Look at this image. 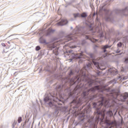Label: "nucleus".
Listing matches in <instances>:
<instances>
[{"mask_svg":"<svg viewBox=\"0 0 128 128\" xmlns=\"http://www.w3.org/2000/svg\"><path fill=\"white\" fill-rule=\"evenodd\" d=\"M103 88H102V86H96L88 90V91L87 92H83L82 96H88V92H96V90H100V92H102L104 90Z\"/></svg>","mask_w":128,"mask_h":128,"instance_id":"obj_1","label":"nucleus"},{"mask_svg":"<svg viewBox=\"0 0 128 128\" xmlns=\"http://www.w3.org/2000/svg\"><path fill=\"white\" fill-rule=\"evenodd\" d=\"M101 101L98 102V104L99 106H102V104H104L105 106H106L108 104V100H104V97L101 98Z\"/></svg>","mask_w":128,"mask_h":128,"instance_id":"obj_2","label":"nucleus"},{"mask_svg":"<svg viewBox=\"0 0 128 128\" xmlns=\"http://www.w3.org/2000/svg\"><path fill=\"white\" fill-rule=\"evenodd\" d=\"M68 52L69 54H73V58H82V54H76V55L72 53V50H68Z\"/></svg>","mask_w":128,"mask_h":128,"instance_id":"obj_3","label":"nucleus"},{"mask_svg":"<svg viewBox=\"0 0 128 128\" xmlns=\"http://www.w3.org/2000/svg\"><path fill=\"white\" fill-rule=\"evenodd\" d=\"M128 98V92H125L120 96V98L122 99V102H124L125 100H126Z\"/></svg>","mask_w":128,"mask_h":128,"instance_id":"obj_4","label":"nucleus"},{"mask_svg":"<svg viewBox=\"0 0 128 128\" xmlns=\"http://www.w3.org/2000/svg\"><path fill=\"white\" fill-rule=\"evenodd\" d=\"M68 24V20L62 19L60 22L57 23V26H64Z\"/></svg>","mask_w":128,"mask_h":128,"instance_id":"obj_5","label":"nucleus"},{"mask_svg":"<svg viewBox=\"0 0 128 128\" xmlns=\"http://www.w3.org/2000/svg\"><path fill=\"white\" fill-rule=\"evenodd\" d=\"M65 39L66 40L64 42H69V40H72V35H68L65 38Z\"/></svg>","mask_w":128,"mask_h":128,"instance_id":"obj_6","label":"nucleus"},{"mask_svg":"<svg viewBox=\"0 0 128 128\" xmlns=\"http://www.w3.org/2000/svg\"><path fill=\"white\" fill-rule=\"evenodd\" d=\"M77 78L76 80H78V78L77 77L74 78V79H72L70 82V84L71 86H72V84H76V79Z\"/></svg>","mask_w":128,"mask_h":128,"instance_id":"obj_7","label":"nucleus"},{"mask_svg":"<svg viewBox=\"0 0 128 128\" xmlns=\"http://www.w3.org/2000/svg\"><path fill=\"white\" fill-rule=\"evenodd\" d=\"M48 46L50 50H52V48H54L56 46V45L54 44H53L48 45Z\"/></svg>","mask_w":128,"mask_h":128,"instance_id":"obj_8","label":"nucleus"},{"mask_svg":"<svg viewBox=\"0 0 128 128\" xmlns=\"http://www.w3.org/2000/svg\"><path fill=\"white\" fill-rule=\"evenodd\" d=\"M92 62L94 66H96L97 68H100V66H98V62L94 61V60H92Z\"/></svg>","mask_w":128,"mask_h":128,"instance_id":"obj_9","label":"nucleus"},{"mask_svg":"<svg viewBox=\"0 0 128 128\" xmlns=\"http://www.w3.org/2000/svg\"><path fill=\"white\" fill-rule=\"evenodd\" d=\"M73 16L75 18H80V14L79 13L74 14Z\"/></svg>","mask_w":128,"mask_h":128,"instance_id":"obj_10","label":"nucleus"},{"mask_svg":"<svg viewBox=\"0 0 128 128\" xmlns=\"http://www.w3.org/2000/svg\"><path fill=\"white\" fill-rule=\"evenodd\" d=\"M81 18H86L88 16V14H86V13L83 12L81 14H80Z\"/></svg>","mask_w":128,"mask_h":128,"instance_id":"obj_11","label":"nucleus"},{"mask_svg":"<svg viewBox=\"0 0 128 128\" xmlns=\"http://www.w3.org/2000/svg\"><path fill=\"white\" fill-rule=\"evenodd\" d=\"M106 114L108 116H112L113 114L112 112V110L108 111Z\"/></svg>","mask_w":128,"mask_h":128,"instance_id":"obj_12","label":"nucleus"},{"mask_svg":"<svg viewBox=\"0 0 128 128\" xmlns=\"http://www.w3.org/2000/svg\"><path fill=\"white\" fill-rule=\"evenodd\" d=\"M110 48V46H108V45H106V46H104L102 48L103 50H104V52H106V48Z\"/></svg>","mask_w":128,"mask_h":128,"instance_id":"obj_13","label":"nucleus"},{"mask_svg":"<svg viewBox=\"0 0 128 128\" xmlns=\"http://www.w3.org/2000/svg\"><path fill=\"white\" fill-rule=\"evenodd\" d=\"M22 117H19L18 120V124H20V122H22Z\"/></svg>","mask_w":128,"mask_h":128,"instance_id":"obj_14","label":"nucleus"},{"mask_svg":"<svg viewBox=\"0 0 128 128\" xmlns=\"http://www.w3.org/2000/svg\"><path fill=\"white\" fill-rule=\"evenodd\" d=\"M58 48H55L54 50H53L54 54H58Z\"/></svg>","mask_w":128,"mask_h":128,"instance_id":"obj_15","label":"nucleus"},{"mask_svg":"<svg viewBox=\"0 0 128 128\" xmlns=\"http://www.w3.org/2000/svg\"><path fill=\"white\" fill-rule=\"evenodd\" d=\"M36 50H40V46H37L36 48Z\"/></svg>","mask_w":128,"mask_h":128,"instance_id":"obj_16","label":"nucleus"},{"mask_svg":"<svg viewBox=\"0 0 128 128\" xmlns=\"http://www.w3.org/2000/svg\"><path fill=\"white\" fill-rule=\"evenodd\" d=\"M92 82H94V80H90V81L88 82V84H92Z\"/></svg>","mask_w":128,"mask_h":128,"instance_id":"obj_17","label":"nucleus"},{"mask_svg":"<svg viewBox=\"0 0 128 128\" xmlns=\"http://www.w3.org/2000/svg\"><path fill=\"white\" fill-rule=\"evenodd\" d=\"M118 46L119 48H120V46H122V42H119L118 44Z\"/></svg>","mask_w":128,"mask_h":128,"instance_id":"obj_18","label":"nucleus"},{"mask_svg":"<svg viewBox=\"0 0 128 128\" xmlns=\"http://www.w3.org/2000/svg\"><path fill=\"white\" fill-rule=\"evenodd\" d=\"M49 106L52 108V102H49Z\"/></svg>","mask_w":128,"mask_h":128,"instance_id":"obj_19","label":"nucleus"},{"mask_svg":"<svg viewBox=\"0 0 128 128\" xmlns=\"http://www.w3.org/2000/svg\"><path fill=\"white\" fill-rule=\"evenodd\" d=\"M2 46H6V44L4 43H2Z\"/></svg>","mask_w":128,"mask_h":128,"instance_id":"obj_20","label":"nucleus"},{"mask_svg":"<svg viewBox=\"0 0 128 128\" xmlns=\"http://www.w3.org/2000/svg\"><path fill=\"white\" fill-rule=\"evenodd\" d=\"M93 106H94H94H96V103H95V102L93 103Z\"/></svg>","mask_w":128,"mask_h":128,"instance_id":"obj_21","label":"nucleus"},{"mask_svg":"<svg viewBox=\"0 0 128 128\" xmlns=\"http://www.w3.org/2000/svg\"><path fill=\"white\" fill-rule=\"evenodd\" d=\"M125 62H128V58H126L125 60Z\"/></svg>","mask_w":128,"mask_h":128,"instance_id":"obj_22","label":"nucleus"},{"mask_svg":"<svg viewBox=\"0 0 128 128\" xmlns=\"http://www.w3.org/2000/svg\"><path fill=\"white\" fill-rule=\"evenodd\" d=\"M100 60V58H98L96 60Z\"/></svg>","mask_w":128,"mask_h":128,"instance_id":"obj_23","label":"nucleus"},{"mask_svg":"<svg viewBox=\"0 0 128 128\" xmlns=\"http://www.w3.org/2000/svg\"><path fill=\"white\" fill-rule=\"evenodd\" d=\"M48 100V98H45L44 100Z\"/></svg>","mask_w":128,"mask_h":128,"instance_id":"obj_24","label":"nucleus"},{"mask_svg":"<svg viewBox=\"0 0 128 128\" xmlns=\"http://www.w3.org/2000/svg\"><path fill=\"white\" fill-rule=\"evenodd\" d=\"M72 102H74V100Z\"/></svg>","mask_w":128,"mask_h":128,"instance_id":"obj_25","label":"nucleus"},{"mask_svg":"<svg viewBox=\"0 0 128 128\" xmlns=\"http://www.w3.org/2000/svg\"><path fill=\"white\" fill-rule=\"evenodd\" d=\"M103 118H104V115H103Z\"/></svg>","mask_w":128,"mask_h":128,"instance_id":"obj_26","label":"nucleus"},{"mask_svg":"<svg viewBox=\"0 0 128 128\" xmlns=\"http://www.w3.org/2000/svg\"><path fill=\"white\" fill-rule=\"evenodd\" d=\"M95 42H96V40H94Z\"/></svg>","mask_w":128,"mask_h":128,"instance_id":"obj_27","label":"nucleus"},{"mask_svg":"<svg viewBox=\"0 0 128 128\" xmlns=\"http://www.w3.org/2000/svg\"><path fill=\"white\" fill-rule=\"evenodd\" d=\"M8 44H10V42H8Z\"/></svg>","mask_w":128,"mask_h":128,"instance_id":"obj_28","label":"nucleus"},{"mask_svg":"<svg viewBox=\"0 0 128 128\" xmlns=\"http://www.w3.org/2000/svg\"><path fill=\"white\" fill-rule=\"evenodd\" d=\"M84 78H86V75L84 76Z\"/></svg>","mask_w":128,"mask_h":128,"instance_id":"obj_29","label":"nucleus"},{"mask_svg":"<svg viewBox=\"0 0 128 128\" xmlns=\"http://www.w3.org/2000/svg\"><path fill=\"white\" fill-rule=\"evenodd\" d=\"M72 48H74V47H72Z\"/></svg>","mask_w":128,"mask_h":128,"instance_id":"obj_30","label":"nucleus"}]
</instances>
